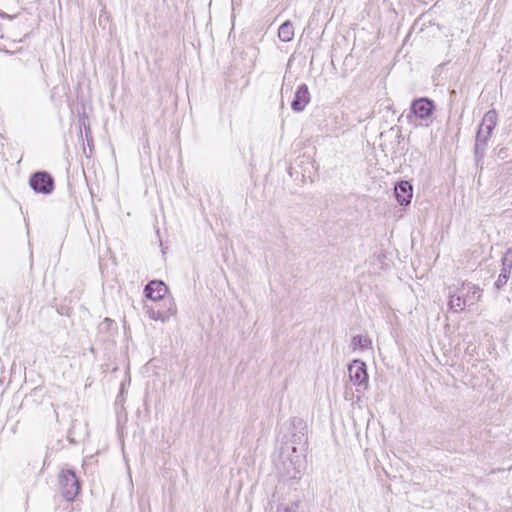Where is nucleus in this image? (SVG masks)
<instances>
[{"mask_svg": "<svg viewBox=\"0 0 512 512\" xmlns=\"http://www.w3.org/2000/svg\"><path fill=\"white\" fill-rule=\"evenodd\" d=\"M280 458L283 465V473L290 479L300 478L305 469V457L297 452L295 446L281 448Z\"/></svg>", "mask_w": 512, "mask_h": 512, "instance_id": "nucleus-1", "label": "nucleus"}, {"mask_svg": "<svg viewBox=\"0 0 512 512\" xmlns=\"http://www.w3.org/2000/svg\"><path fill=\"white\" fill-rule=\"evenodd\" d=\"M497 121L498 114L495 109H491L484 114L475 139V156L477 158L483 157Z\"/></svg>", "mask_w": 512, "mask_h": 512, "instance_id": "nucleus-2", "label": "nucleus"}, {"mask_svg": "<svg viewBox=\"0 0 512 512\" xmlns=\"http://www.w3.org/2000/svg\"><path fill=\"white\" fill-rule=\"evenodd\" d=\"M59 485L62 496L67 501H72L80 492V483L71 469H63L59 475Z\"/></svg>", "mask_w": 512, "mask_h": 512, "instance_id": "nucleus-3", "label": "nucleus"}, {"mask_svg": "<svg viewBox=\"0 0 512 512\" xmlns=\"http://www.w3.org/2000/svg\"><path fill=\"white\" fill-rule=\"evenodd\" d=\"M349 378L352 383L363 390L368 387V374L366 364L361 360H353L348 366Z\"/></svg>", "mask_w": 512, "mask_h": 512, "instance_id": "nucleus-4", "label": "nucleus"}, {"mask_svg": "<svg viewBox=\"0 0 512 512\" xmlns=\"http://www.w3.org/2000/svg\"><path fill=\"white\" fill-rule=\"evenodd\" d=\"M31 188L42 194H50L54 189V180L47 172L40 171L34 173L29 180Z\"/></svg>", "mask_w": 512, "mask_h": 512, "instance_id": "nucleus-5", "label": "nucleus"}, {"mask_svg": "<svg viewBox=\"0 0 512 512\" xmlns=\"http://www.w3.org/2000/svg\"><path fill=\"white\" fill-rule=\"evenodd\" d=\"M458 291L462 296V301H465L466 307L476 304L482 296V290L479 286L472 284L471 282H463Z\"/></svg>", "mask_w": 512, "mask_h": 512, "instance_id": "nucleus-6", "label": "nucleus"}, {"mask_svg": "<svg viewBox=\"0 0 512 512\" xmlns=\"http://www.w3.org/2000/svg\"><path fill=\"white\" fill-rule=\"evenodd\" d=\"M310 101L311 95L309 92V88L306 84L303 83L298 86L295 92L294 99L291 103V109L297 113L302 112L310 103Z\"/></svg>", "mask_w": 512, "mask_h": 512, "instance_id": "nucleus-7", "label": "nucleus"}, {"mask_svg": "<svg viewBox=\"0 0 512 512\" xmlns=\"http://www.w3.org/2000/svg\"><path fill=\"white\" fill-rule=\"evenodd\" d=\"M434 110V104L427 98L414 100L411 105V112L419 119H428Z\"/></svg>", "mask_w": 512, "mask_h": 512, "instance_id": "nucleus-8", "label": "nucleus"}, {"mask_svg": "<svg viewBox=\"0 0 512 512\" xmlns=\"http://www.w3.org/2000/svg\"><path fill=\"white\" fill-rule=\"evenodd\" d=\"M144 291L147 298L158 301L164 298L168 288L162 281L153 280L146 285Z\"/></svg>", "mask_w": 512, "mask_h": 512, "instance_id": "nucleus-9", "label": "nucleus"}, {"mask_svg": "<svg viewBox=\"0 0 512 512\" xmlns=\"http://www.w3.org/2000/svg\"><path fill=\"white\" fill-rule=\"evenodd\" d=\"M412 185L408 181H401L396 184L394 194L400 205H408L412 198Z\"/></svg>", "mask_w": 512, "mask_h": 512, "instance_id": "nucleus-10", "label": "nucleus"}, {"mask_svg": "<svg viewBox=\"0 0 512 512\" xmlns=\"http://www.w3.org/2000/svg\"><path fill=\"white\" fill-rule=\"evenodd\" d=\"M458 287H450L448 292L449 308L454 312L465 310V301H462V296L459 294Z\"/></svg>", "mask_w": 512, "mask_h": 512, "instance_id": "nucleus-11", "label": "nucleus"}, {"mask_svg": "<svg viewBox=\"0 0 512 512\" xmlns=\"http://www.w3.org/2000/svg\"><path fill=\"white\" fill-rule=\"evenodd\" d=\"M278 37L282 42H290L294 38V27L291 21L287 20L281 24Z\"/></svg>", "mask_w": 512, "mask_h": 512, "instance_id": "nucleus-12", "label": "nucleus"}, {"mask_svg": "<svg viewBox=\"0 0 512 512\" xmlns=\"http://www.w3.org/2000/svg\"><path fill=\"white\" fill-rule=\"evenodd\" d=\"M351 345L353 349H370L372 346L371 339L366 335H356L352 338Z\"/></svg>", "mask_w": 512, "mask_h": 512, "instance_id": "nucleus-13", "label": "nucleus"}, {"mask_svg": "<svg viewBox=\"0 0 512 512\" xmlns=\"http://www.w3.org/2000/svg\"><path fill=\"white\" fill-rule=\"evenodd\" d=\"M149 318L152 320H161L162 322H165L169 315L161 312V311H155L154 309H148L147 310Z\"/></svg>", "mask_w": 512, "mask_h": 512, "instance_id": "nucleus-14", "label": "nucleus"}, {"mask_svg": "<svg viewBox=\"0 0 512 512\" xmlns=\"http://www.w3.org/2000/svg\"><path fill=\"white\" fill-rule=\"evenodd\" d=\"M502 265L512 268V248H508L502 257Z\"/></svg>", "mask_w": 512, "mask_h": 512, "instance_id": "nucleus-15", "label": "nucleus"}, {"mask_svg": "<svg viewBox=\"0 0 512 512\" xmlns=\"http://www.w3.org/2000/svg\"><path fill=\"white\" fill-rule=\"evenodd\" d=\"M508 279H509V278H508L507 276H505V274H499V276H498L497 280H496V281H495V283H494V287H495L497 290L502 289V288L506 285V283H507Z\"/></svg>", "mask_w": 512, "mask_h": 512, "instance_id": "nucleus-16", "label": "nucleus"}, {"mask_svg": "<svg viewBox=\"0 0 512 512\" xmlns=\"http://www.w3.org/2000/svg\"><path fill=\"white\" fill-rule=\"evenodd\" d=\"M169 302H170V307L168 309L169 315H175L176 311H177L176 310V305H175V303L172 300H170Z\"/></svg>", "mask_w": 512, "mask_h": 512, "instance_id": "nucleus-17", "label": "nucleus"}, {"mask_svg": "<svg viewBox=\"0 0 512 512\" xmlns=\"http://www.w3.org/2000/svg\"><path fill=\"white\" fill-rule=\"evenodd\" d=\"M512 268H508L502 265L500 274H505L509 278Z\"/></svg>", "mask_w": 512, "mask_h": 512, "instance_id": "nucleus-18", "label": "nucleus"}]
</instances>
